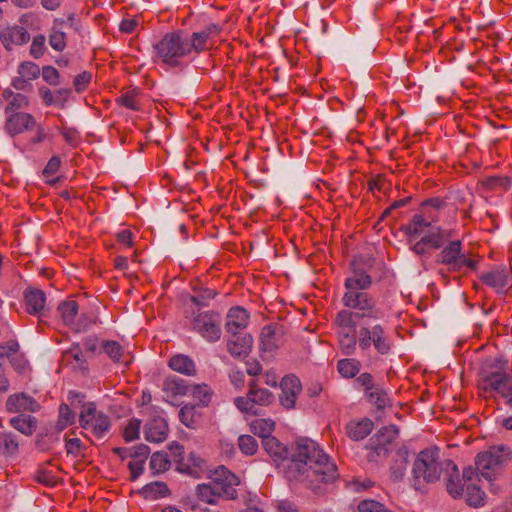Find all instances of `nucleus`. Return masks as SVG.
<instances>
[{"mask_svg":"<svg viewBox=\"0 0 512 512\" xmlns=\"http://www.w3.org/2000/svg\"><path fill=\"white\" fill-rule=\"evenodd\" d=\"M262 445L275 462L287 461L285 476L289 481H299L319 493L322 487L338 479L336 464L321 449L319 444L309 438H300L291 449L290 458L287 447L274 436H264Z\"/></svg>","mask_w":512,"mask_h":512,"instance_id":"1","label":"nucleus"},{"mask_svg":"<svg viewBox=\"0 0 512 512\" xmlns=\"http://www.w3.org/2000/svg\"><path fill=\"white\" fill-rule=\"evenodd\" d=\"M217 31L216 25H210L200 32H193L190 37H185L181 30L167 32L153 45L154 62L182 70L184 58L208 50V40Z\"/></svg>","mask_w":512,"mask_h":512,"instance_id":"2","label":"nucleus"},{"mask_svg":"<svg viewBox=\"0 0 512 512\" xmlns=\"http://www.w3.org/2000/svg\"><path fill=\"white\" fill-rule=\"evenodd\" d=\"M372 286V277L363 268L351 263L350 275L344 280L345 292L342 303L350 312L352 321L379 320L383 316L382 310L377 306V300L368 290Z\"/></svg>","mask_w":512,"mask_h":512,"instance_id":"3","label":"nucleus"},{"mask_svg":"<svg viewBox=\"0 0 512 512\" xmlns=\"http://www.w3.org/2000/svg\"><path fill=\"white\" fill-rule=\"evenodd\" d=\"M412 473L413 486L417 490L421 480L426 483H434L444 476L447 492L453 498H459L463 494V485L457 465L451 459L442 460L440 449L437 447L426 448L417 455Z\"/></svg>","mask_w":512,"mask_h":512,"instance_id":"4","label":"nucleus"},{"mask_svg":"<svg viewBox=\"0 0 512 512\" xmlns=\"http://www.w3.org/2000/svg\"><path fill=\"white\" fill-rule=\"evenodd\" d=\"M239 484L240 479L234 473L220 466L213 472L208 483L197 485L196 495L202 502L215 505L219 499H236L238 492L235 487Z\"/></svg>","mask_w":512,"mask_h":512,"instance_id":"5","label":"nucleus"},{"mask_svg":"<svg viewBox=\"0 0 512 512\" xmlns=\"http://www.w3.org/2000/svg\"><path fill=\"white\" fill-rule=\"evenodd\" d=\"M480 395L512 410V374L505 369L483 371L477 382Z\"/></svg>","mask_w":512,"mask_h":512,"instance_id":"6","label":"nucleus"},{"mask_svg":"<svg viewBox=\"0 0 512 512\" xmlns=\"http://www.w3.org/2000/svg\"><path fill=\"white\" fill-rule=\"evenodd\" d=\"M512 461V449L504 444L491 446L488 450L478 453L475 466L480 474L491 481L501 475L503 469Z\"/></svg>","mask_w":512,"mask_h":512,"instance_id":"7","label":"nucleus"},{"mask_svg":"<svg viewBox=\"0 0 512 512\" xmlns=\"http://www.w3.org/2000/svg\"><path fill=\"white\" fill-rule=\"evenodd\" d=\"M435 262L447 266L450 273H461L466 268L470 271H476L478 261L469 258L462 251V242L460 240L448 241V244L442 247V250L436 255Z\"/></svg>","mask_w":512,"mask_h":512,"instance_id":"8","label":"nucleus"},{"mask_svg":"<svg viewBox=\"0 0 512 512\" xmlns=\"http://www.w3.org/2000/svg\"><path fill=\"white\" fill-rule=\"evenodd\" d=\"M336 326L338 346L342 354L351 356L359 346V330L356 329V322L352 321L350 312L339 311L334 319Z\"/></svg>","mask_w":512,"mask_h":512,"instance_id":"9","label":"nucleus"},{"mask_svg":"<svg viewBox=\"0 0 512 512\" xmlns=\"http://www.w3.org/2000/svg\"><path fill=\"white\" fill-rule=\"evenodd\" d=\"M399 435V429L395 425L382 427L375 435H373L366 445L367 460L373 463H381L384 461L392 450V444Z\"/></svg>","mask_w":512,"mask_h":512,"instance_id":"10","label":"nucleus"},{"mask_svg":"<svg viewBox=\"0 0 512 512\" xmlns=\"http://www.w3.org/2000/svg\"><path fill=\"white\" fill-rule=\"evenodd\" d=\"M380 354L386 355L391 351L392 341L381 324L362 325L359 328V348L368 351L371 348Z\"/></svg>","mask_w":512,"mask_h":512,"instance_id":"11","label":"nucleus"},{"mask_svg":"<svg viewBox=\"0 0 512 512\" xmlns=\"http://www.w3.org/2000/svg\"><path fill=\"white\" fill-rule=\"evenodd\" d=\"M79 425L95 437L103 438L111 428V420L105 412L97 409L95 402H88L81 406Z\"/></svg>","mask_w":512,"mask_h":512,"instance_id":"12","label":"nucleus"},{"mask_svg":"<svg viewBox=\"0 0 512 512\" xmlns=\"http://www.w3.org/2000/svg\"><path fill=\"white\" fill-rule=\"evenodd\" d=\"M246 396H239L234 399L235 406L241 411L251 415H257L255 406H268L274 401V395L265 388H260L255 380L248 384Z\"/></svg>","mask_w":512,"mask_h":512,"instance_id":"13","label":"nucleus"},{"mask_svg":"<svg viewBox=\"0 0 512 512\" xmlns=\"http://www.w3.org/2000/svg\"><path fill=\"white\" fill-rule=\"evenodd\" d=\"M193 330L209 342H216L221 336V316L214 311L198 313L192 320Z\"/></svg>","mask_w":512,"mask_h":512,"instance_id":"14","label":"nucleus"},{"mask_svg":"<svg viewBox=\"0 0 512 512\" xmlns=\"http://www.w3.org/2000/svg\"><path fill=\"white\" fill-rule=\"evenodd\" d=\"M512 276V267L500 265L480 274V281L498 294H505Z\"/></svg>","mask_w":512,"mask_h":512,"instance_id":"15","label":"nucleus"},{"mask_svg":"<svg viewBox=\"0 0 512 512\" xmlns=\"http://www.w3.org/2000/svg\"><path fill=\"white\" fill-rule=\"evenodd\" d=\"M78 310L79 305L75 300L62 302L58 306V312L64 324L77 333L86 331L94 323L93 319H89L85 323L76 321Z\"/></svg>","mask_w":512,"mask_h":512,"instance_id":"16","label":"nucleus"},{"mask_svg":"<svg viewBox=\"0 0 512 512\" xmlns=\"http://www.w3.org/2000/svg\"><path fill=\"white\" fill-rule=\"evenodd\" d=\"M280 403L286 409L295 407L298 395L302 390V385L298 377L295 375L285 376L281 383Z\"/></svg>","mask_w":512,"mask_h":512,"instance_id":"17","label":"nucleus"},{"mask_svg":"<svg viewBox=\"0 0 512 512\" xmlns=\"http://www.w3.org/2000/svg\"><path fill=\"white\" fill-rule=\"evenodd\" d=\"M35 127V117L32 114L25 112L8 114L5 122V130L10 136L21 134L24 131L34 129Z\"/></svg>","mask_w":512,"mask_h":512,"instance_id":"18","label":"nucleus"},{"mask_svg":"<svg viewBox=\"0 0 512 512\" xmlns=\"http://www.w3.org/2000/svg\"><path fill=\"white\" fill-rule=\"evenodd\" d=\"M30 34L23 26L13 25L0 31V42L6 51H11L14 46L28 43Z\"/></svg>","mask_w":512,"mask_h":512,"instance_id":"19","label":"nucleus"},{"mask_svg":"<svg viewBox=\"0 0 512 512\" xmlns=\"http://www.w3.org/2000/svg\"><path fill=\"white\" fill-rule=\"evenodd\" d=\"M6 410L10 413L37 412L40 404L25 392L10 395L6 400Z\"/></svg>","mask_w":512,"mask_h":512,"instance_id":"20","label":"nucleus"},{"mask_svg":"<svg viewBox=\"0 0 512 512\" xmlns=\"http://www.w3.org/2000/svg\"><path fill=\"white\" fill-rule=\"evenodd\" d=\"M249 323V313L240 306L232 307L227 313L225 328L228 333L236 336L247 327Z\"/></svg>","mask_w":512,"mask_h":512,"instance_id":"21","label":"nucleus"},{"mask_svg":"<svg viewBox=\"0 0 512 512\" xmlns=\"http://www.w3.org/2000/svg\"><path fill=\"white\" fill-rule=\"evenodd\" d=\"M206 471V461L193 452L186 456L184 462L183 460H179V472L181 473L200 478Z\"/></svg>","mask_w":512,"mask_h":512,"instance_id":"22","label":"nucleus"},{"mask_svg":"<svg viewBox=\"0 0 512 512\" xmlns=\"http://www.w3.org/2000/svg\"><path fill=\"white\" fill-rule=\"evenodd\" d=\"M168 431V424L164 418H153L145 425V439L149 442H162L167 438Z\"/></svg>","mask_w":512,"mask_h":512,"instance_id":"23","label":"nucleus"},{"mask_svg":"<svg viewBox=\"0 0 512 512\" xmlns=\"http://www.w3.org/2000/svg\"><path fill=\"white\" fill-rule=\"evenodd\" d=\"M227 341V350L234 358H244L251 352L253 338L250 334L236 335Z\"/></svg>","mask_w":512,"mask_h":512,"instance_id":"24","label":"nucleus"},{"mask_svg":"<svg viewBox=\"0 0 512 512\" xmlns=\"http://www.w3.org/2000/svg\"><path fill=\"white\" fill-rule=\"evenodd\" d=\"M261 350L272 352L276 350L282 343L281 330L274 325H266L262 328L260 334Z\"/></svg>","mask_w":512,"mask_h":512,"instance_id":"25","label":"nucleus"},{"mask_svg":"<svg viewBox=\"0 0 512 512\" xmlns=\"http://www.w3.org/2000/svg\"><path fill=\"white\" fill-rule=\"evenodd\" d=\"M432 225L433 218L428 216L424 219L421 215L416 213L406 225H403L400 228V230L409 238H416L424 233L427 228L432 227Z\"/></svg>","mask_w":512,"mask_h":512,"instance_id":"26","label":"nucleus"},{"mask_svg":"<svg viewBox=\"0 0 512 512\" xmlns=\"http://www.w3.org/2000/svg\"><path fill=\"white\" fill-rule=\"evenodd\" d=\"M452 235V230L432 225L427 233L423 235V238L429 247L433 249H440L452 238Z\"/></svg>","mask_w":512,"mask_h":512,"instance_id":"27","label":"nucleus"},{"mask_svg":"<svg viewBox=\"0 0 512 512\" xmlns=\"http://www.w3.org/2000/svg\"><path fill=\"white\" fill-rule=\"evenodd\" d=\"M374 429V423L369 418H363L360 421H351L346 425L348 437L354 441H360L368 436Z\"/></svg>","mask_w":512,"mask_h":512,"instance_id":"28","label":"nucleus"},{"mask_svg":"<svg viewBox=\"0 0 512 512\" xmlns=\"http://www.w3.org/2000/svg\"><path fill=\"white\" fill-rule=\"evenodd\" d=\"M24 299L26 310L29 314H41L44 310L46 297L42 290L36 288L27 289Z\"/></svg>","mask_w":512,"mask_h":512,"instance_id":"29","label":"nucleus"},{"mask_svg":"<svg viewBox=\"0 0 512 512\" xmlns=\"http://www.w3.org/2000/svg\"><path fill=\"white\" fill-rule=\"evenodd\" d=\"M9 424L23 435L31 436L37 430L38 420L34 416L22 413L12 417Z\"/></svg>","mask_w":512,"mask_h":512,"instance_id":"30","label":"nucleus"},{"mask_svg":"<svg viewBox=\"0 0 512 512\" xmlns=\"http://www.w3.org/2000/svg\"><path fill=\"white\" fill-rule=\"evenodd\" d=\"M162 390L169 398L184 396L189 390L187 382L177 376H168L164 379Z\"/></svg>","mask_w":512,"mask_h":512,"instance_id":"31","label":"nucleus"},{"mask_svg":"<svg viewBox=\"0 0 512 512\" xmlns=\"http://www.w3.org/2000/svg\"><path fill=\"white\" fill-rule=\"evenodd\" d=\"M168 365L172 370L187 376H194L197 372L194 361L184 354H177L171 357Z\"/></svg>","mask_w":512,"mask_h":512,"instance_id":"32","label":"nucleus"},{"mask_svg":"<svg viewBox=\"0 0 512 512\" xmlns=\"http://www.w3.org/2000/svg\"><path fill=\"white\" fill-rule=\"evenodd\" d=\"M65 21L63 19H55L49 34L50 46L58 52L63 51L66 48V33L63 30Z\"/></svg>","mask_w":512,"mask_h":512,"instance_id":"33","label":"nucleus"},{"mask_svg":"<svg viewBox=\"0 0 512 512\" xmlns=\"http://www.w3.org/2000/svg\"><path fill=\"white\" fill-rule=\"evenodd\" d=\"M408 464V451L399 449L396 451L393 464L390 467V478L393 482H399L403 479Z\"/></svg>","mask_w":512,"mask_h":512,"instance_id":"34","label":"nucleus"},{"mask_svg":"<svg viewBox=\"0 0 512 512\" xmlns=\"http://www.w3.org/2000/svg\"><path fill=\"white\" fill-rule=\"evenodd\" d=\"M446 205L445 201L439 197L427 199L421 203L419 215L426 219L428 216L433 218V224L439 220V211Z\"/></svg>","mask_w":512,"mask_h":512,"instance_id":"35","label":"nucleus"},{"mask_svg":"<svg viewBox=\"0 0 512 512\" xmlns=\"http://www.w3.org/2000/svg\"><path fill=\"white\" fill-rule=\"evenodd\" d=\"M361 369V362L355 358H344L337 362L338 373L346 379L357 376Z\"/></svg>","mask_w":512,"mask_h":512,"instance_id":"36","label":"nucleus"},{"mask_svg":"<svg viewBox=\"0 0 512 512\" xmlns=\"http://www.w3.org/2000/svg\"><path fill=\"white\" fill-rule=\"evenodd\" d=\"M140 493L143 495L145 499L155 500L167 496L170 493V491L166 483L156 481L146 484L140 490Z\"/></svg>","mask_w":512,"mask_h":512,"instance_id":"37","label":"nucleus"},{"mask_svg":"<svg viewBox=\"0 0 512 512\" xmlns=\"http://www.w3.org/2000/svg\"><path fill=\"white\" fill-rule=\"evenodd\" d=\"M194 295L189 300L197 307L201 308L208 305V302L217 296V291L207 287H193Z\"/></svg>","mask_w":512,"mask_h":512,"instance_id":"38","label":"nucleus"},{"mask_svg":"<svg viewBox=\"0 0 512 512\" xmlns=\"http://www.w3.org/2000/svg\"><path fill=\"white\" fill-rule=\"evenodd\" d=\"M102 349L114 363L123 362L126 365L129 363L128 360L121 359L124 356V349L117 341H114V340L103 341Z\"/></svg>","mask_w":512,"mask_h":512,"instance_id":"39","label":"nucleus"},{"mask_svg":"<svg viewBox=\"0 0 512 512\" xmlns=\"http://www.w3.org/2000/svg\"><path fill=\"white\" fill-rule=\"evenodd\" d=\"M370 403L376 406L377 409H385L391 405V400L385 390L380 386H376L370 392L366 394Z\"/></svg>","mask_w":512,"mask_h":512,"instance_id":"40","label":"nucleus"},{"mask_svg":"<svg viewBox=\"0 0 512 512\" xmlns=\"http://www.w3.org/2000/svg\"><path fill=\"white\" fill-rule=\"evenodd\" d=\"M199 413L196 405H184L179 411V419L188 428H195L198 424Z\"/></svg>","mask_w":512,"mask_h":512,"instance_id":"41","label":"nucleus"},{"mask_svg":"<svg viewBox=\"0 0 512 512\" xmlns=\"http://www.w3.org/2000/svg\"><path fill=\"white\" fill-rule=\"evenodd\" d=\"M485 493L474 483L466 485V502L471 507H481L484 505Z\"/></svg>","mask_w":512,"mask_h":512,"instance_id":"42","label":"nucleus"},{"mask_svg":"<svg viewBox=\"0 0 512 512\" xmlns=\"http://www.w3.org/2000/svg\"><path fill=\"white\" fill-rule=\"evenodd\" d=\"M0 442L3 443V454L6 456L16 455L19 451L17 436L12 432L0 433Z\"/></svg>","mask_w":512,"mask_h":512,"instance_id":"43","label":"nucleus"},{"mask_svg":"<svg viewBox=\"0 0 512 512\" xmlns=\"http://www.w3.org/2000/svg\"><path fill=\"white\" fill-rule=\"evenodd\" d=\"M63 357L65 359L72 358L75 361V368L80 370H86V359L82 353L81 347L78 343H74L71 347L64 352Z\"/></svg>","mask_w":512,"mask_h":512,"instance_id":"44","label":"nucleus"},{"mask_svg":"<svg viewBox=\"0 0 512 512\" xmlns=\"http://www.w3.org/2000/svg\"><path fill=\"white\" fill-rule=\"evenodd\" d=\"M171 460L164 452H155L152 454L150 459V468L154 473H162L170 468Z\"/></svg>","mask_w":512,"mask_h":512,"instance_id":"45","label":"nucleus"},{"mask_svg":"<svg viewBox=\"0 0 512 512\" xmlns=\"http://www.w3.org/2000/svg\"><path fill=\"white\" fill-rule=\"evenodd\" d=\"M75 423V413L70 409V407L62 403L59 407V418L57 422V429L59 431L64 430L68 426H71Z\"/></svg>","mask_w":512,"mask_h":512,"instance_id":"46","label":"nucleus"},{"mask_svg":"<svg viewBox=\"0 0 512 512\" xmlns=\"http://www.w3.org/2000/svg\"><path fill=\"white\" fill-rule=\"evenodd\" d=\"M29 100L27 96L21 93H16L7 103L5 108L6 114L17 113L20 109L28 108Z\"/></svg>","mask_w":512,"mask_h":512,"instance_id":"47","label":"nucleus"},{"mask_svg":"<svg viewBox=\"0 0 512 512\" xmlns=\"http://www.w3.org/2000/svg\"><path fill=\"white\" fill-rule=\"evenodd\" d=\"M238 446L245 455H254L258 450L257 440L251 435H241L238 438Z\"/></svg>","mask_w":512,"mask_h":512,"instance_id":"48","label":"nucleus"},{"mask_svg":"<svg viewBox=\"0 0 512 512\" xmlns=\"http://www.w3.org/2000/svg\"><path fill=\"white\" fill-rule=\"evenodd\" d=\"M192 395L199 402V405L208 406L211 401L212 391L206 384L195 385L193 386Z\"/></svg>","mask_w":512,"mask_h":512,"instance_id":"49","label":"nucleus"},{"mask_svg":"<svg viewBox=\"0 0 512 512\" xmlns=\"http://www.w3.org/2000/svg\"><path fill=\"white\" fill-rule=\"evenodd\" d=\"M357 510L358 512H393L385 507L384 504L371 499L360 501Z\"/></svg>","mask_w":512,"mask_h":512,"instance_id":"50","label":"nucleus"},{"mask_svg":"<svg viewBox=\"0 0 512 512\" xmlns=\"http://www.w3.org/2000/svg\"><path fill=\"white\" fill-rule=\"evenodd\" d=\"M18 74L28 80L37 79L40 75V68L33 62L25 61L19 65Z\"/></svg>","mask_w":512,"mask_h":512,"instance_id":"51","label":"nucleus"},{"mask_svg":"<svg viewBox=\"0 0 512 512\" xmlns=\"http://www.w3.org/2000/svg\"><path fill=\"white\" fill-rule=\"evenodd\" d=\"M141 421L133 418L129 420L123 431V438L126 442H132L139 438Z\"/></svg>","mask_w":512,"mask_h":512,"instance_id":"52","label":"nucleus"},{"mask_svg":"<svg viewBox=\"0 0 512 512\" xmlns=\"http://www.w3.org/2000/svg\"><path fill=\"white\" fill-rule=\"evenodd\" d=\"M34 480L49 487H53L57 484L56 476L51 471L45 469H38L35 472Z\"/></svg>","mask_w":512,"mask_h":512,"instance_id":"53","label":"nucleus"},{"mask_svg":"<svg viewBox=\"0 0 512 512\" xmlns=\"http://www.w3.org/2000/svg\"><path fill=\"white\" fill-rule=\"evenodd\" d=\"M45 41L46 38L42 34L34 36L30 46V55L33 58L38 59L43 56L45 51Z\"/></svg>","mask_w":512,"mask_h":512,"instance_id":"54","label":"nucleus"},{"mask_svg":"<svg viewBox=\"0 0 512 512\" xmlns=\"http://www.w3.org/2000/svg\"><path fill=\"white\" fill-rule=\"evenodd\" d=\"M58 439L48 433H39L36 437V447L42 451H48L52 448L54 442Z\"/></svg>","mask_w":512,"mask_h":512,"instance_id":"55","label":"nucleus"},{"mask_svg":"<svg viewBox=\"0 0 512 512\" xmlns=\"http://www.w3.org/2000/svg\"><path fill=\"white\" fill-rule=\"evenodd\" d=\"M170 457L171 461H173L176 466L177 470L179 471V460H185L186 455L184 451V447L180 445L178 442H172L169 447Z\"/></svg>","mask_w":512,"mask_h":512,"instance_id":"56","label":"nucleus"},{"mask_svg":"<svg viewBox=\"0 0 512 512\" xmlns=\"http://www.w3.org/2000/svg\"><path fill=\"white\" fill-rule=\"evenodd\" d=\"M65 448L68 455L79 457L82 454L83 445L79 438H65Z\"/></svg>","mask_w":512,"mask_h":512,"instance_id":"57","label":"nucleus"},{"mask_svg":"<svg viewBox=\"0 0 512 512\" xmlns=\"http://www.w3.org/2000/svg\"><path fill=\"white\" fill-rule=\"evenodd\" d=\"M42 78L50 85H58L60 83L59 72L53 66H44L42 68Z\"/></svg>","mask_w":512,"mask_h":512,"instance_id":"58","label":"nucleus"},{"mask_svg":"<svg viewBox=\"0 0 512 512\" xmlns=\"http://www.w3.org/2000/svg\"><path fill=\"white\" fill-rule=\"evenodd\" d=\"M60 133L66 143L73 147L78 146L81 142V136L79 132L74 128H63Z\"/></svg>","mask_w":512,"mask_h":512,"instance_id":"59","label":"nucleus"},{"mask_svg":"<svg viewBox=\"0 0 512 512\" xmlns=\"http://www.w3.org/2000/svg\"><path fill=\"white\" fill-rule=\"evenodd\" d=\"M91 79H92L91 73L86 72V71L75 76V78L73 80V86H74L75 90L77 92H82V91L86 90Z\"/></svg>","mask_w":512,"mask_h":512,"instance_id":"60","label":"nucleus"},{"mask_svg":"<svg viewBox=\"0 0 512 512\" xmlns=\"http://www.w3.org/2000/svg\"><path fill=\"white\" fill-rule=\"evenodd\" d=\"M117 103L131 110H139L134 92H127L117 99Z\"/></svg>","mask_w":512,"mask_h":512,"instance_id":"61","label":"nucleus"},{"mask_svg":"<svg viewBox=\"0 0 512 512\" xmlns=\"http://www.w3.org/2000/svg\"><path fill=\"white\" fill-rule=\"evenodd\" d=\"M19 343L16 340H9L5 344L0 343V359L9 357L11 354H15L19 350Z\"/></svg>","mask_w":512,"mask_h":512,"instance_id":"62","label":"nucleus"},{"mask_svg":"<svg viewBox=\"0 0 512 512\" xmlns=\"http://www.w3.org/2000/svg\"><path fill=\"white\" fill-rule=\"evenodd\" d=\"M355 381L365 389V395L377 386L374 384L373 376L367 372L360 374Z\"/></svg>","mask_w":512,"mask_h":512,"instance_id":"63","label":"nucleus"},{"mask_svg":"<svg viewBox=\"0 0 512 512\" xmlns=\"http://www.w3.org/2000/svg\"><path fill=\"white\" fill-rule=\"evenodd\" d=\"M129 449V457L139 458V460L145 461L150 454V448L145 444H140Z\"/></svg>","mask_w":512,"mask_h":512,"instance_id":"64","label":"nucleus"}]
</instances>
